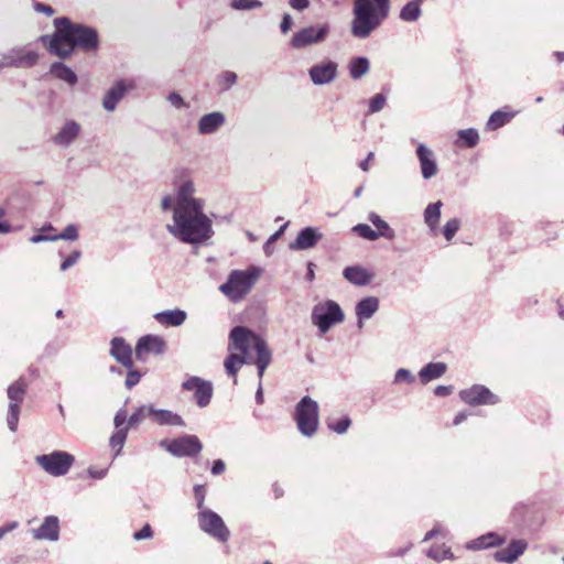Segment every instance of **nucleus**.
Here are the masks:
<instances>
[{"label":"nucleus","instance_id":"4be33fe9","mask_svg":"<svg viewBox=\"0 0 564 564\" xmlns=\"http://www.w3.org/2000/svg\"><path fill=\"white\" fill-rule=\"evenodd\" d=\"M528 547L524 540H512L507 547L500 549L494 553V558L500 563H513L522 555Z\"/></svg>","mask_w":564,"mask_h":564},{"label":"nucleus","instance_id":"f257e3e1","mask_svg":"<svg viewBox=\"0 0 564 564\" xmlns=\"http://www.w3.org/2000/svg\"><path fill=\"white\" fill-rule=\"evenodd\" d=\"M55 33L50 40L48 50L52 54L61 58L68 57L75 47L86 52L98 47V34L90 26L72 23L68 18H57L54 20Z\"/></svg>","mask_w":564,"mask_h":564},{"label":"nucleus","instance_id":"f03ea898","mask_svg":"<svg viewBox=\"0 0 564 564\" xmlns=\"http://www.w3.org/2000/svg\"><path fill=\"white\" fill-rule=\"evenodd\" d=\"M391 0H354L350 32L357 39H367L389 17Z\"/></svg>","mask_w":564,"mask_h":564},{"label":"nucleus","instance_id":"4d7b16f0","mask_svg":"<svg viewBox=\"0 0 564 564\" xmlns=\"http://www.w3.org/2000/svg\"><path fill=\"white\" fill-rule=\"evenodd\" d=\"M152 529L150 524H145L140 531L133 533V539L137 541L152 538Z\"/></svg>","mask_w":564,"mask_h":564},{"label":"nucleus","instance_id":"bf43d9fd","mask_svg":"<svg viewBox=\"0 0 564 564\" xmlns=\"http://www.w3.org/2000/svg\"><path fill=\"white\" fill-rule=\"evenodd\" d=\"M293 25V19L289 13H284L282 17V21L280 23V31L281 33L285 34L288 33Z\"/></svg>","mask_w":564,"mask_h":564},{"label":"nucleus","instance_id":"c756f323","mask_svg":"<svg viewBox=\"0 0 564 564\" xmlns=\"http://www.w3.org/2000/svg\"><path fill=\"white\" fill-rule=\"evenodd\" d=\"M443 207L442 200L429 204L423 213L424 224L430 229L432 235H436L438 230V223L441 219V209Z\"/></svg>","mask_w":564,"mask_h":564},{"label":"nucleus","instance_id":"4c0bfd02","mask_svg":"<svg viewBox=\"0 0 564 564\" xmlns=\"http://www.w3.org/2000/svg\"><path fill=\"white\" fill-rule=\"evenodd\" d=\"M457 137L458 140L455 143L458 147L474 148L479 142V133L474 128L459 130Z\"/></svg>","mask_w":564,"mask_h":564},{"label":"nucleus","instance_id":"a19ab883","mask_svg":"<svg viewBox=\"0 0 564 564\" xmlns=\"http://www.w3.org/2000/svg\"><path fill=\"white\" fill-rule=\"evenodd\" d=\"M152 411H153L152 404H145V405L139 406L135 410V412L128 419V424L130 426H135L147 419L151 420Z\"/></svg>","mask_w":564,"mask_h":564},{"label":"nucleus","instance_id":"79ce46f5","mask_svg":"<svg viewBox=\"0 0 564 564\" xmlns=\"http://www.w3.org/2000/svg\"><path fill=\"white\" fill-rule=\"evenodd\" d=\"M427 556L436 562H441L443 560H454L455 556L449 547L443 545H433L427 551Z\"/></svg>","mask_w":564,"mask_h":564},{"label":"nucleus","instance_id":"a211bd4d","mask_svg":"<svg viewBox=\"0 0 564 564\" xmlns=\"http://www.w3.org/2000/svg\"><path fill=\"white\" fill-rule=\"evenodd\" d=\"M132 88V83H127L124 80L116 82L105 94V97L102 99L104 109L108 112L115 111L117 105L122 100L126 93Z\"/></svg>","mask_w":564,"mask_h":564},{"label":"nucleus","instance_id":"3c124183","mask_svg":"<svg viewBox=\"0 0 564 564\" xmlns=\"http://www.w3.org/2000/svg\"><path fill=\"white\" fill-rule=\"evenodd\" d=\"M387 98L383 94H377L369 100V112L376 113L383 109Z\"/></svg>","mask_w":564,"mask_h":564},{"label":"nucleus","instance_id":"774afa93","mask_svg":"<svg viewBox=\"0 0 564 564\" xmlns=\"http://www.w3.org/2000/svg\"><path fill=\"white\" fill-rule=\"evenodd\" d=\"M32 243H40L45 241H55L54 236L34 235L30 239Z\"/></svg>","mask_w":564,"mask_h":564},{"label":"nucleus","instance_id":"2f4dec72","mask_svg":"<svg viewBox=\"0 0 564 564\" xmlns=\"http://www.w3.org/2000/svg\"><path fill=\"white\" fill-rule=\"evenodd\" d=\"M518 113H519L518 110L507 111L505 109H499V110L494 111L490 115V117L486 123V130H488V131L498 130L499 128L509 123Z\"/></svg>","mask_w":564,"mask_h":564},{"label":"nucleus","instance_id":"bb28decb","mask_svg":"<svg viewBox=\"0 0 564 564\" xmlns=\"http://www.w3.org/2000/svg\"><path fill=\"white\" fill-rule=\"evenodd\" d=\"M425 0H409L400 9L398 19L403 23H415L423 15L422 4Z\"/></svg>","mask_w":564,"mask_h":564},{"label":"nucleus","instance_id":"69168bd1","mask_svg":"<svg viewBox=\"0 0 564 564\" xmlns=\"http://www.w3.org/2000/svg\"><path fill=\"white\" fill-rule=\"evenodd\" d=\"M225 467H226L225 463L221 459H216V460H214L213 466H212V474L220 475L224 473Z\"/></svg>","mask_w":564,"mask_h":564},{"label":"nucleus","instance_id":"5701e85b","mask_svg":"<svg viewBox=\"0 0 564 564\" xmlns=\"http://www.w3.org/2000/svg\"><path fill=\"white\" fill-rule=\"evenodd\" d=\"M35 540H47L55 542L59 538V521L55 516H48L44 519L40 528L32 530Z\"/></svg>","mask_w":564,"mask_h":564},{"label":"nucleus","instance_id":"6ab92c4d","mask_svg":"<svg viewBox=\"0 0 564 564\" xmlns=\"http://www.w3.org/2000/svg\"><path fill=\"white\" fill-rule=\"evenodd\" d=\"M323 234L315 227H305L299 231L295 240L290 243L291 250H307L317 245Z\"/></svg>","mask_w":564,"mask_h":564},{"label":"nucleus","instance_id":"20e7f679","mask_svg":"<svg viewBox=\"0 0 564 564\" xmlns=\"http://www.w3.org/2000/svg\"><path fill=\"white\" fill-rule=\"evenodd\" d=\"M262 270L258 267H249L246 270H232L225 283L219 286L231 302L241 301L253 288L261 275Z\"/></svg>","mask_w":564,"mask_h":564},{"label":"nucleus","instance_id":"09e8293b","mask_svg":"<svg viewBox=\"0 0 564 564\" xmlns=\"http://www.w3.org/2000/svg\"><path fill=\"white\" fill-rule=\"evenodd\" d=\"M78 237H79L78 236V229L73 224L66 226L61 234L54 235L55 241L61 240V239L69 240V241H75V240L78 239Z\"/></svg>","mask_w":564,"mask_h":564},{"label":"nucleus","instance_id":"412c9836","mask_svg":"<svg viewBox=\"0 0 564 564\" xmlns=\"http://www.w3.org/2000/svg\"><path fill=\"white\" fill-rule=\"evenodd\" d=\"M416 156L420 162L421 173L424 180H430L437 173V163L433 151L425 144H419Z\"/></svg>","mask_w":564,"mask_h":564},{"label":"nucleus","instance_id":"39448f33","mask_svg":"<svg viewBox=\"0 0 564 564\" xmlns=\"http://www.w3.org/2000/svg\"><path fill=\"white\" fill-rule=\"evenodd\" d=\"M198 527L210 538L219 543H227L230 539V531L223 518L215 511L204 507L203 497L198 499Z\"/></svg>","mask_w":564,"mask_h":564},{"label":"nucleus","instance_id":"393cba45","mask_svg":"<svg viewBox=\"0 0 564 564\" xmlns=\"http://www.w3.org/2000/svg\"><path fill=\"white\" fill-rule=\"evenodd\" d=\"M80 132V126L74 120L66 121L59 131L53 137V142L57 147L67 148L70 145Z\"/></svg>","mask_w":564,"mask_h":564},{"label":"nucleus","instance_id":"aec40b11","mask_svg":"<svg viewBox=\"0 0 564 564\" xmlns=\"http://www.w3.org/2000/svg\"><path fill=\"white\" fill-rule=\"evenodd\" d=\"M380 301L377 296H366L359 300L355 306L357 325L364 327L365 321L370 319L379 310Z\"/></svg>","mask_w":564,"mask_h":564},{"label":"nucleus","instance_id":"dca6fc26","mask_svg":"<svg viewBox=\"0 0 564 564\" xmlns=\"http://www.w3.org/2000/svg\"><path fill=\"white\" fill-rule=\"evenodd\" d=\"M460 399L469 405L496 404L499 399L487 387L474 384L473 387L459 392Z\"/></svg>","mask_w":564,"mask_h":564},{"label":"nucleus","instance_id":"ea45409f","mask_svg":"<svg viewBox=\"0 0 564 564\" xmlns=\"http://www.w3.org/2000/svg\"><path fill=\"white\" fill-rule=\"evenodd\" d=\"M151 421L159 425H173L176 423V414L169 410L155 409L153 406Z\"/></svg>","mask_w":564,"mask_h":564},{"label":"nucleus","instance_id":"b1692460","mask_svg":"<svg viewBox=\"0 0 564 564\" xmlns=\"http://www.w3.org/2000/svg\"><path fill=\"white\" fill-rule=\"evenodd\" d=\"M226 122V117L220 111H213L200 117L197 129L200 134L216 133Z\"/></svg>","mask_w":564,"mask_h":564},{"label":"nucleus","instance_id":"6e6552de","mask_svg":"<svg viewBox=\"0 0 564 564\" xmlns=\"http://www.w3.org/2000/svg\"><path fill=\"white\" fill-rule=\"evenodd\" d=\"M229 341L239 352H268L264 339L245 326L234 327Z\"/></svg>","mask_w":564,"mask_h":564},{"label":"nucleus","instance_id":"6e6d98bb","mask_svg":"<svg viewBox=\"0 0 564 564\" xmlns=\"http://www.w3.org/2000/svg\"><path fill=\"white\" fill-rule=\"evenodd\" d=\"M413 380L414 377L412 376V373L404 368L399 369L394 376L395 382H412Z\"/></svg>","mask_w":564,"mask_h":564},{"label":"nucleus","instance_id":"58836bf2","mask_svg":"<svg viewBox=\"0 0 564 564\" xmlns=\"http://www.w3.org/2000/svg\"><path fill=\"white\" fill-rule=\"evenodd\" d=\"M161 208L172 214L173 224H167L166 229L176 237V197L174 195L164 196L161 202Z\"/></svg>","mask_w":564,"mask_h":564},{"label":"nucleus","instance_id":"4468645a","mask_svg":"<svg viewBox=\"0 0 564 564\" xmlns=\"http://www.w3.org/2000/svg\"><path fill=\"white\" fill-rule=\"evenodd\" d=\"M337 74L338 64L329 58L314 64L308 69L310 79L315 86H324L333 83L336 79Z\"/></svg>","mask_w":564,"mask_h":564},{"label":"nucleus","instance_id":"ddd939ff","mask_svg":"<svg viewBox=\"0 0 564 564\" xmlns=\"http://www.w3.org/2000/svg\"><path fill=\"white\" fill-rule=\"evenodd\" d=\"M26 392V383L20 378L8 387L7 394L10 400L8 406L7 424L10 431L15 432L18 429L20 416V404L22 403Z\"/></svg>","mask_w":564,"mask_h":564},{"label":"nucleus","instance_id":"680f3d73","mask_svg":"<svg viewBox=\"0 0 564 564\" xmlns=\"http://www.w3.org/2000/svg\"><path fill=\"white\" fill-rule=\"evenodd\" d=\"M34 10L39 13H44L48 17L53 15L54 14V9L51 7V6H47V4H44V3H41V2H36L34 4Z\"/></svg>","mask_w":564,"mask_h":564},{"label":"nucleus","instance_id":"cd10ccee","mask_svg":"<svg viewBox=\"0 0 564 564\" xmlns=\"http://www.w3.org/2000/svg\"><path fill=\"white\" fill-rule=\"evenodd\" d=\"M203 449V444L196 435L184 434L178 436V457H196Z\"/></svg>","mask_w":564,"mask_h":564},{"label":"nucleus","instance_id":"f3484780","mask_svg":"<svg viewBox=\"0 0 564 564\" xmlns=\"http://www.w3.org/2000/svg\"><path fill=\"white\" fill-rule=\"evenodd\" d=\"M3 57L6 58L7 65L14 68L32 67L39 61V54L24 46L12 47L3 54Z\"/></svg>","mask_w":564,"mask_h":564},{"label":"nucleus","instance_id":"2eb2a0df","mask_svg":"<svg viewBox=\"0 0 564 564\" xmlns=\"http://www.w3.org/2000/svg\"><path fill=\"white\" fill-rule=\"evenodd\" d=\"M196 192L194 182L186 176V172L178 171V210L187 207L205 205V200L194 197Z\"/></svg>","mask_w":564,"mask_h":564},{"label":"nucleus","instance_id":"9b49d317","mask_svg":"<svg viewBox=\"0 0 564 564\" xmlns=\"http://www.w3.org/2000/svg\"><path fill=\"white\" fill-rule=\"evenodd\" d=\"M35 462L47 474L59 477L66 475L75 462V457L63 451H55L51 454L39 455Z\"/></svg>","mask_w":564,"mask_h":564},{"label":"nucleus","instance_id":"1a4fd4ad","mask_svg":"<svg viewBox=\"0 0 564 564\" xmlns=\"http://www.w3.org/2000/svg\"><path fill=\"white\" fill-rule=\"evenodd\" d=\"M182 390L189 393V399L199 409L207 408L214 395V384L212 381L198 376H187L181 384Z\"/></svg>","mask_w":564,"mask_h":564},{"label":"nucleus","instance_id":"423d86ee","mask_svg":"<svg viewBox=\"0 0 564 564\" xmlns=\"http://www.w3.org/2000/svg\"><path fill=\"white\" fill-rule=\"evenodd\" d=\"M294 420L300 433L312 437L318 427V404L308 395H304L295 406Z\"/></svg>","mask_w":564,"mask_h":564},{"label":"nucleus","instance_id":"7c9ffc66","mask_svg":"<svg viewBox=\"0 0 564 564\" xmlns=\"http://www.w3.org/2000/svg\"><path fill=\"white\" fill-rule=\"evenodd\" d=\"M505 543V538L500 536L495 532H489L484 534L475 540L469 541L466 544L467 550L476 551L482 550L487 547L499 546Z\"/></svg>","mask_w":564,"mask_h":564},{"label":"nucleus","instance_id":"a18cd8bd","mask_svg":"<svg viewBox=\"0 0 564 564\" xmlns=\"http://www.w3.org/2000/svg\"><path fill=\"white\" fill-rule=\"evenodd\" d=\"M350 424L351 420L347 415L343 416L336 422L332 420L327 421V427L337 434H344L349 429Z\"/></svg>","mask_w":564,"mask_h":564},{"label":"nucleus","instance_id":"5fc2aeb1","mask_svg":"<svg viewBox=\"0 0 564 564\" xmlns=\"http://www.w3.org/2000/svg\"><path fill=\"white\" fill-rule=\"evenodd\" d=\"M261 6H262V3L259 0H252V1L232 0V7L238 10H250V9L260 8Z\"/></svg>","mask_w":564,"mask_h":564},{"label":"nucleus","instance_id":"052dcab7","mask_svg":"<svg viewBox=\"0 0 564 564\" xmlns=\"http://www.w3.org/2000/svg\"><path fill=\"white\" fill-rule=\"evenodd\" d=\"M289 4L296 11H304L310 7V0H289Z\"/></svg>","mask_w":564,"mask_h":564},{"label":"nucleus","instance_id":"9d476101","mask_svg":"<svg viewBox=\"0 0 564 564\" xmlns=\"http://www.w3.org/2000/svg\"><path fill=\"white\" fill-rule=\"evenodd\" d=\"M272 362V355H228L224 366L228 376L235 377L243 365H254L259 379H262L265 369Z\"/></svg>","mask_w":564,"mask_h":564},{"label":"nucleus","instance_id":"49530a36","mask_svg":"<svg viewBox=\"0 0 564 564\" xmlns=\"http://www.w3.org/2000/svg\"><path fill=\"white\" fill-rule=\"evenodd\" d=\"M459 227L460 220L458 218H452L447 220L442 230L445 239L451 241L459 230Z\"/></svg>","mask_w":564,"mask_h":564},{"label":"nucleus","instance_id":"f8f14e48","mask_svg":"<svg viewBox=\"0 0 564 564\" xmlns=\"http://www.w3.org/2000/svg\"><path fill=\"white\" fill-rule=\"evenodd\" d=\"M330 32L328 23L308 25L295 32L290 41L291 47L301 50L322 43Z\"/></svg>","mask_w":564,"mask_h":564},{"label":"nucleus","instance_id":"f704fd0d","mask_svg":"<svg viewBox=\"0 0 564 564\" xmlns=\"http://www.w3.org/2000/svg\"><path fill=\"white\" fill-rule=\"evenodd\" d=\"M51 74L56 78L69 84L75 85L77 83V75L65 64L55 62L51 65Z\"/></svg>","mask_w":564,"mask_h":564},{"label":"nucleus","instance_id":"de8ad7c7","mask_svg":"<svg viewBox=\"0 0 564 564\" xmlns=\"http://www.w3.org/2000/svg\"><path fill=\"white\" fill-rule=\"evenodd\" d=\"M154 318L163 325L176 326V310L156 313Z\"/></svg>","mask_w":564,"mask_h":564},{"label":"nucleus","instance_id":"c85d7f7f","mask_svg":"<svg viewBox=\"0 0 564 564\" xmlns=\"http://www.w3.org/2000/svg\"><path fill=\"white\" fill-rule=\"evenodd\" d=\"M166 349V343L159 335H144L135 346L134 352H163Z\"/></svg>","mask_w":564,"mask_h":564},{"label":"nucleus","instance_id":"0e129e2a","mask_svg":"<svg viewBox=\"0 0 564 564\" xmlns=\"http://www.w3.org/2000/svg\"><path fill=\"white\" fill-rule=\"evenodd\" d=\"M127 421V413L123 410H119L113 419L115 426L119 429Z\"/></svg>","mask_w":564,"mask_h":564},{"label":"nucleus","instance_id":"338daca9","mask_svg":"<svg viewBox=\"0 0 564 564\" xmlns=\"http://www.w3.org/2000/svg\"><path fill=\"white\" fill-rule=\"evenodd\" d=\"M19 523L17 521H12L3 527H0V540L9 532L17 529Z\"/></svg>","mask_w":564,"mask_h":564},{"label":"nucleus","instance_id":"0eeeda50","mask_svg":"<svg viewBox=\"0 0 564 564\" xmlns=\"http://www.w3.org/2000/svg\"><path fill=\"white\" fill-rule=\"evenodd\" d=\"M345 314L339 304L333 300H326L316 304L312 310V322L322 334L327 333L332 326L344 321Z\"/></svg>","mask_w":564,"mask_h":564},{"label":"nucleus","instance_id":"603ef678","mask_svg":"<svg viewBox=\"0 0 564 564\" xmlns=\"http://www.w3.org/2000/svg\"><path fill=\"white\" fill-rule=\"evenodd\" d=\"M109 352H133L130 345L121 337L111 339V348Z\"/></svg>","mask_w":564,"mask_h":564},{"label":"nucleus","instance_id":"8fccbe9b","mask_svg":"<svg viewBox=\"0 0 564 564\" xmlns=\"http://www.w3.org/2000/svg\"><path fill=\"white\" fill-rule=\"evenodd\" d=\"M238 76L236 73L226 70L220 75L219 84L224 90L230 89L237 83Z\"/></svg>","mask_w":564,"mask_h":564},{"label":"nucleus","instance_id":"37998d69","mask_svg":"<svg viewBox=\"0 0 564 564\" xmlns=\"http://www.w3.org/2000/svg\"><path fill=\"white\" fill-rule=\"evenodd\" d=\"M128 435V429H119L117 432H115L110 437V446L112 449H115V456H118L121 453V449L126 443Z\"/></svg>","mask_w":564,"mask_h":564},{"label":"nucleus","instance_id":"e2e57ef3","mask_svg":"<svg viewBox=\"0 0 564 564\" xmlns=\"http://www.w3.org/2000/svg\"><path fill=\"white\" fill-rule=\"evenodd\" d=\"M452 392H453L452 386H437L434 389V393L437 397H446V395H449Z\"/></svg>","mask_w":564,"mask_h":564},{"label":"nucleus","instance_id":"a878e982","mask_svg":"<svg viewBox=\"0 0 564 564\" xmlns=\"http://www.w3.org/2000/svg\"><path fill=\"white\" fill-rule=\"evenodd\" d=\"M343 276L354 285L366 286L372 281V273L361 265H349L343 270Z\"/></svg>","mask_w":564,"mask_h":564},{"label":"nucleus","instance_id":"c9c22d12","mask_svg":"<svg viewBox=\"0 0 564 564\" xmlns=\"http://www.w3.org/2000/svg\"><path fill=\"white\" fill-rule=\"evenodd\" d=\"M369 67L370 64L367 57H354L348 64L349 75L352 79H359L369 72Z\"/></svg>","mask_w":564,"mask_h":564},{"label":"nucleus","instance_id":"e433bc0d","mask_svg":"<svg viewBox=\"0 0 564 564\" xmlns=\"http://www.w3.org/2000/svg\"><path fill=\"white\" fill-rule=\"evenodd\" d=\"M368 219L378 229L377 234H380V237H383L388 240L394 239V230L377 213H370L368 215Z\"/></svg>","mask_w":564,"mask_h":564},{"label":"nucleus","instance_id":"473e14b6","mask_svg":"<svg viewBox=\"0 0 564 564\" xmlns=\"http://www.w3.org/2000/svg\"><path fill=\"white\" fill-rule=\"evenodd\" d=\"M119 364L126 367L129 371L126 378V387L128 389L137 386L142 377V372L132 369L133 366V355H113Z\"/></svg>","mask_w":564,"mask_h":564},{"label":"nucleus","instance_id":"864d4df0","mask_svg":"<svg viewBox=\"0 0 564 564\" xmlns=\"http://www.w3.org/2000/svg\"><path fill=\"white\" fill-rule=\"evenodd\" d=\"M82 257V252L79 250H74L62 263L59 267L61 271H66L74 267L79 258Z\"/></svg>","mask_w":564,"mask_h":564},{"label":"nucleus","instance_id":"13d9d810","mask_svg":"<svg viewBox=\"0 0 564 564\" xmlns=\"http://www.w3.org/2000/svg\"><path fill=\"white\" fill-rule=\"evenodd\" d=\"M159 446L167 451L173 456H176V440H162Z\"/></svg>","mask_w":564,"mask_h":564},{"label":"nucleus","instance_id":"7ed1b4c3","mask_svg":"<svg viewBox=\"0 0 564 564\" xmlns=\"http://www.w3.org/2000/svg\"><path fill=\"white\" fill-rule=\"evenodd\" d=\"M214 235L213 223L204 213V205L178 210V240L202 245Z\"/></svg>","mask_w":564,"mask_h":564},{"label":"nucleus","instance_id":"72a5a7b5","mask_svg":"<svg viewBox=\"0 0 564 564\" xmlns=\"http://www.w3.org/2000/svg\"><path fill=\"white\" fill-rule=\"evenodd\" d=\"M446 369L447 366L444 362H430L420 370L419 377L423 383H427L442 377Z\"/></svg>","mask_w":564,"mask_h":564},{"label":"nucleus","instance_id":"c03bdc74","mask_svg":"<svg viewBox=\"0 0 564 564\" xmlns=\"http://www.w3.org/2000/svg\"><path fill=\"white\" fill-rule=\"evenodd\" d=\"M359 237L367 239L369 241H375L380 238V234H377L369 225L367 224H358L351 229Z\"/></svg>","mask_w":564,"mask_h":564}]
</instances>
